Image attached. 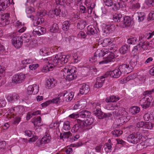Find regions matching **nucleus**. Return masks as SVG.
I'll return each mask as SVG.
<instances>
[{"mask_svg": "<svg viewBox=\"0 0 154 154\" xmlns=\"http://www.w3.org/2000/svg\"><path fill=\"white\" fill-rule=\"evenodd\" d=\"M48 62V65H44L41 69V71L43 72H47L52 71L53 67L57 65H60L58 55H56L55 57L51 58L50 60Z\"/></svg>", "mask_w": 154, "mask_h": 154, "instance_id": "f257e3e1", "label": "nucleus"}, {"mask_svg": "<svg viewBox=\"0 0 154 154\" xmlns=\"http://www.w3.org/2000/svg\"><path fill=\"white\" fill-rule=\"evenodd\" d=\"M122 22L126 27L131 26L134 24V22L130 17L128 16L125 17L123 18Z\"/></svg>", "mask_w": 154, "mask_h": 154, "instance_id": "dca6fc26", "label": "nucleus"}, {"mask_svg": "<svg viewBox=\"0 0 154 154\" xmlns=\"http://www.w3.org/2000/svg\"><path fill=\"white\" fill-rule=\"evenodd\" d=\"M101 104L99 103H95L93 104V107L94 109V113L97 116H100L102 112L98 107H100Z\"/></svg>", "mask_w": 154, "mask_h": 154, "instance_id": "f3484780", "label": "nucleus"}, {"mask_svg": "<svg viewBox=\"0 0 154 154\" xmlns=\"http://www.w3.org/2000/svg\"><path fill=\"white\" fill-rule=\"evenodd\" d=\"M79 116L81 117L85 118H88L91 117V113L87 110H83L79 113Z\"/></svg>", "mask_w": 154, "mask_h": 154, "instance_id": "b1692460", "label": "nucleus"}, {"mask_svg": "<svg viewBox=\"0 0 154 154\" xmlns=\"http://www.w3.org/2000/svg\"><path fill=\"white\" fill-rule=\"evenodd\" d=\"M51 137L49 134L45 135L41 140H38L36 143L37 146L39 147L43 146L45 144L48 143L51 141Z\"/></svg>", "mask_w": 154, "mask_h": 154, "instance_id": "423d86ee", "label": "nucleus"}, {"mask_svg": "<svg viewBox=\"0 0 154 154\" xmlns=\"http://www.w3.org/2000/svg\"><path fill=\"white\" fill-rule=\"evenodd\" d=\"M149 97V96H146L139 100V104L143 108L146 109L149 107L151 100Z\"/></svg>", "mask_w": 154, "mask_h": 154, "instance_id": "39448f33", "label": "nucleus"}, {"mask_svg": "<svg viewBox=\"0 0 154 154\" xmlns=\"http://www.w3.org/2000/svg\"><path fill=\"white\" fill-rule=\"evenodd\" d=\"M80 128L78 125L77 123H76L72 128L71 129V131L72 133L78 132Z\"/></svg>", "mask_w": 154, "mask_h": 154, "instance_id": "4d7b16f0", "label": "nucleus"}, {"mask_svg": "<svg viewBox=\"0 0 154 154\" xmlns=\"http://www.w3.org/2000/svg\"><path fill=\"white\" fill-rule=\"evenodd\" d=\"M121 3L117 2L114 4L112 9L115 11H117L119 9Z\"/></svg>", "mask_w": 154, "mask_h": 154, "instance_id": "5fc2aeb1", "label": "nucleus"}, {"mask_svg": "<svg viewBox=\"0 0 154 154\" xmlns=\"http://www.w3.org/2000/svg\"><path fill=\"white\" fill-rule=\"evenodd\" d=\"M108 77L106 73L104 76L97 77L96 79V83L94 85V87L97 88H99L102 86L103 83L105 80V78Z\"/></svg>", "mask_w": 154, "mask_h": 154, "instance_id": "9b49d317", "label": "nucleus"}, {"mask_svg": "<svg viewBox=\"0 0 154 154\" xmlns=\"http://www.w3.org/2000/svg\"><path fill=\"white\" fill-rule=\"evenodd\" d=\"M12 43L15 48H20L23 44V39L20 36H16L13 37L11 40Z\"/></svg>", "mask_w": 154, "mask_h": 154, "instance_id": "6e6552de", "label": "nucleus"}, {"mask_svg": "<svg viewBox=\"0 0 154 154\" xmlns=\"http://www.w3.org/2000/svg\"><path fill=\"white\" fill-rule=\"evenodd\" d=\"M25 77V75L21 73L19 74L14 75L12 77V81L13 83L15 84L21 83L24 80Z\"/></svg>", "mask_w": 154, "mask_h": 154, "instance_id": "1a4fd4ad", "label": "nucleus"}, {"mask_svg": "<svg viewBox=\"0 0 154 154\" xmlns=\"http://www.w3.org/2000/svg\"><path fill=\"white\" fill-rule=\"evenodd\" d=\"M46 14V11H45L38 12L37 15L39 16L40 17L43 18V17L45 16Z\"/></svg>", "mask_w": 154, "mask_h": 154, "instance_id": "69168bd1", "label": "nucleus"}, {"mask_svg": "<svg viewBox=\"0 0 154 154\" xmlns=\"http://www.w3.org/2000/svg\"><path fill=\"white\" fill-rule=\"evenodd\" d=\"M72 136V133L69 131L68 132H64L63 133H61L60 136V139H68L70 136Z\"/></svg>", "mask_w": 154, "mask_h": 154, "instance_id": "2f4dec72", "label": "nucleus"}, {"mask_svg": "<svg viewBox=\"0 0 154 154\" xmlns=\"http://www.w3.org/2000/svg\"><path fill=\"white\" fill-rule=\"evenodd\" d=\"M146 17L145 14L143 12H140L138 16V20L139 22L143 21Z\"/></svg>", "mask_w": 154, "mask_h": 154, "instance_id": "09e8293b", "label": "nucleus"}, {"mask_svg": "<svg viewBox=\"0 0 154 154\" xmlns=\"http://www.w3.org/2000/svg\"><path fill=\"white\" fill-rule=\"evenodd\" d=\"M121 74L122 73L119 68L115 69L112 71H107L106 72V74L108 76L110 75L111 77L116 78H119Z\"/></svg>", "mask_w": 154, "mask_h": 154, "instance_id": "ddd939ff", "label": "nucleus"}, {"mask_svg": "<svg viewBox=\"0 0 154 154\" xmlns=\"http://www.w3.org/2000/svg\"><path fill=\"white\" fill-rule=\"evenodd\" d=\"M94 122V119L93 118L91 117L88 118V119L85 121L87 129L91 128L92 127L91 125L93 124Z\"/></svg>", "mask_w": 154, "mask_h": 154, "instance_id": "bb28decb", "label": "nucleus"}, {"mask_svg": "<svg viewBox=\"0 0 154 154\" xmlns=\"http://www.w3.org/2000/svg\"><path fill=\"white\" fill-rule=\"evenodd\" d=\"M130 45H125L122 46L119 50L121 53L125 54L127 53L130 50Z\"/></svg>", "mask_w": 154, "mask_h": 154, "instance_id": "393cba45", "label": "nucleus"}, {"mask_svg": "<svg viewBox=\"0 0 154 154\" xmlns=\"http://www.w3.org/2000/svg\"><path fill=\"white\" fill-rule=\"evenodd\" d=\"M152 127L153 125L151 122H144L143 129H151L152 128Z\"/></svg>", "mask_w": 154, "mask_h": 154, "instance_id": "3c124183", "label": "nucleus"}, {"mask_svg": "<svg viewBox=\"0 0 154 154\" xmlns=\"http://www.w3.org/2000/svg\"><path fill=\"white\" fill-rule=\"evenodd\" d=\"M35 9L33 7H29L26 9V12L27 14H30L35 11Z\"/></svg>", "mask_w": 154, "mask_h": 154, "instance_id": "bf43d9fd", "label": "nucleus"}, {"mask_svg": "<svg viewBox=\"0 0 154 154\" xmlns=\"http://www.w3.org/2000/svg\"><path fill=\"white\" fill-rule=\"evenodd\" d=\"M119 99L118 97H116L114 95H112L107 97L105 100V101L107 103L116 102Z\"/></svg>", "mask_w": 154, "mask_h": 154, "instance_id": "a878e982", "label": "nucleus"}, {"mask_svg": "<svg viewBox=\"0 0 154 154\" xmlns=\"http://www.w3.org/2000/svg\"><path fill=\"white\" fill-rule=\"evenodd\" d=\"M137 39L136 37L131 38L127 40V42L129 44H135L137 43Z\"/></svg>", "mask_w": 154, "mask_h": 154, "instance_id": "49530a36", "label": "nucleus"}, {"mask_svg": "<svg viewBox=\"0 0 154 154\" xmlns=\"http://www.w3.org/2000/svg\"><path fill=\"white\" fill-rule=\"evenodd\" d=\"M105 5L108 7H110L113 5V0H104Z\"/></svg>", "mask_w": 154, "mask_h": 154, "instance_id": "864d4df0", "label": "nucleus"}, {"mask_svg": "<svg viewBox=\"0 0 154 154\" xmlns=\"http://www.w3.org/2000/svg\"><path fill=\"white\" fill-rule=\"evenodd\" d=\"M87 25L86 22L84 20L79 21L77 23V27L80 29H84Z\"/></svg>", "mask_w": 154, "mask_h": 154, "instance_id": "7c9ffc66", "label": "nucleus"}, {"mask_svg": "<svg viewBox=\"0 0 154 154\" xmlns=\"http://www.w3.org/2000/svg\"><path fill=\"white\" fill-rule=\"evenodd\" d=\"M40 55L42 56H47L50 54V52L46 50L45 48H42L40 49L39 51Z\"/></svg>", "mask_w": 154, "mask_h": 154, "instance_id": "c03bdc74", "label": "nucleus"}, {"mask_svg": "<svg viewBox=\"0 0 154 154\" xmlns=\"http://www.w3.org/2000/svg\"><path fill=\"white\" fill-rule=\"evenodd\" d=\"M119 106V104H110L107 106L106 108L108 110H113L116 108H118Z\"/></svg>", "mask_w": 154, "mask_h": 154, "instance_id": "79ce46f5", "label": "nucleus"}, {"mask_svg": "<svg viewBox=\"0 0 154 154\" xmlns=\"http://www.w3.org/2000/svg\"><path fill=\"white\" fill-rule=\"evenodd\" d=\"M134 134H135V137H136L138 141V142H140V140H141L143 137L142 134L139 132L134 133Z\"/></svg>", "mask_w": 154, "mask_h": 154, "instance_id": "6e6d98bb", "label": "nucleus"}, {"mask_svg": "<svg viewBox=\"0 0 154 154\" xmlns=\"http://www.w3.org/2000/svg\"><path fill=\"white\" fill-rule=\"evenodd\" d=\"M123 17H122V15L119 13H116L113 15L112 20L115 22H122Z\"/></svg>", "mask_w": 154, "mask_h": 154, "instance_id": "4be33fe9", "label": "nucleus"}, {"mask_svg": "<svg viewBox=\"0 0 154 154\" xmlns=\"http://www.w3.org/2000/svg\"><path fill=\"white\" fill-rule=\"evenodd\" d=\"M41 122V118L40 116H38L37 118L34 117L32 120V122L33 123L34 126L37 125L38 124L40 123Z\"/></svg>", "mask_w": 154, "mask_h": 154, "instance_id": "ea45409f", "label": "nucleus"}, {"mask_svg": "<svg viewBox=\"0 0 154 154\" xmlns=\"http://www.w3.org/2000/svg\"><path fill=\"white\" fill-rule=\"evenodd\" d=\"M39 91V87L37 85L34 84L29 86L27 88V94L29 95L32 94H37Z\"/></svg>", "mask_w": 154, "mask_h": 154, "instance_id": "f8f14e48", "label": "nucleus"}, {"mask_svg": "<svg viewBox=\"0 0 154 154\" xmlns=\"http://www.w3.org/2000/svg\"><path fill=\"white\" fill-rule=\"evenodd\" d=\"M113 41L110 38H105L103 40L101 43L103 47H105L112 43Z\"/></svg>", "mask_w": 154, "mask_h": 154, "instance_id": "473e14b6", "label": "nucleus"}, {"mask_svg": "<svg viewBox=\"0 0 154 154\" xmlns=\"http://www.w3.org/2000/svg\"><path fill=\"white\" fill-rule=\"evenodd\" d=\"M82 103L83 102L82 101L77 102L74 105V109H77L81 108H84L85 106L84 105V104H82Z\"/></svg>", "mask_w": 154, "mask_h": 154, "instance_id": "e433bc0d", "label": "nucleus"}, {"mask_svg": "<svg viewBox=\"0 0 154 154\" xmlns=\"http://www.w3.org/2000/svg\"><path fill=\"white\" fill-rule=\"evenodd\" d=\"M62 97L61 94L59 95L57 97L53 98L52 100H50V103H55L57 104H59L61 102H62L61 100Z\"/></svg>", "mask_w": 154, "mask_h": 154, "instance_id": "c756f323", "label": "nucleus"}, {"mask_svg": "<svg viewBox=\"0 0 154 154\" xmlns=\"http://www.w3.org/2000/svg\"><path fill=\"white\" fill-rule=\"evenodd\" d=\"M12 3L10 0H0V11L5 9Z\"/></svg>", "mask_w": 154, "mask_h": 154, "instance_id": "4468645a", "label": "nucleus"}, {"mask_svg": "<svg viewBox=\"0 0 154 154\" xmlns=\"http://www.w3.org/2000/svg\"><path fill=\"white\" fill-rule=\"evenodd\" d=\"M134 133L130 135L127 138L128 141L133 144H136L138 142V140L135 136Z\"/></svg>", "mask_w": 154, "mask_h": 154, "instance_id": "5701e85b", "label": "nucleus"}, {"mask_svg": "<svg viewBox=\"0 0 154 154\" xmlns=\"http://www.w3.org/2000/svg\"><path fill=\"white\" fill-rule=\"evenodd\" d=\"M148 20L149 21L154 20V11H151L149 14Z\"/></svg>", "mask_w": 154, "mask_h": 154, "instance_id": "e2e57ef3", "label": "nucleus"}, {"mask_svg": "<svg viewBox=\"0 0 154 154\" xmlns=\"http://www.w3.org/2000/svg\"><path fill=\"white\" fill-rule=\"evenodd\" d=\"M61 96L64 97V99L66 102H69L73 99L74 96L73 93L66 91L65 93H61Z\"/></svg>", "mask_w": 154, "mask_h": 154, "instance_id": "6ab92c4d", "label": "nucleus"}, {"mask_svg": "<svg viewBox=\"0 0 154 154\" xmlns=\"http://www.w3.org/2000/svg\"><path fill=\"white\" fill-rule=\"evenodd\" d=\"M140 108L137 106H134L130 109V111L132 115L138 113L140 111Z\"/></svg>", "mask_w": 154, "mask_h": 154, "instance_id": "4c0bfd02", "label": "nucleus"}, {"mask_svg": "<svg viewBox=\"0 0 154 154\" xmlns=\"http://www.w3.org/2000/svg\"><path fill=\"white\" fill-rule=\"evenodd\" d=\"M9 18L10 14L8 13L4 14L2 16L0 23L2 26H5L9 23Z\"/></svg>", "mask_w": 154, "mask_h": 154, "instance_id": "2eb2a0df", "label": "nucleus"}, {"mask_svg": "<svg viewBox=\"0 0 154 154\" xmlns=\"http://www.w3.org/2000/svg\"><path fill=\"white\" fill-rule=\"evenodd\" d=\"M90 90V88L88 85L86 84L83 85L80 88L79 92L78 93V95L86 94L89 92Z\"/></svg>", "mask_w": 154, "mask_h": 154, "instance_id": "a211bd4d", "label": "nucleus"}, {"mask_svg": "<svg viewBox=\"0 0 154 154\" xmlns=\"http://www.w3.org/2000/svg\"><path fill=\"white\" fill-rule=\"evenodd\" d=\"M71 22L67 20L63 22V24L62 29L64 31H67L70 25Z\"/></svg>", "mask_w": 154, "mask_h": 154, "instance_id": "f704fd0d", "label": "nucleus"}, {"mask_svg": "<svg viewBox=\"0 0 154 154\" xmlns=\"http://www.w3.org/2000/svg\"><path fill=\"white\" fill-rule=\"evenodd\" d=\"M144 124V122H140L137 123L136 127L138 128H142L143 129Z\"/></svg>", "mask_w": 154, "mask_h": 154, "instance_id": "0e129e2a", "label": "nucleus"}, {"mask_svg": "<svg viewBox=\"0 0 154 154\" xmlns=\"http://www.w3.org/2000/svg\"><path fill=\"white\" fill-rule=\"evenodd\" d=\"M35 30H37L42 32V33H45L46 32V29L43 27H42L41 26H38L35 29Z\"/></svg>", "mask_w": 154, "mask_h": 154, "instance_id": "13d9d810", "label": "nucleus"}, {"mask_svg": "<svg viewBox=\"0 0 154 154\" xmlns=\"http://www.w3.org/2000/svg\"><path fill=\"white\" fill-rule=\"evenodd\" d=\"M6 104V103L5 99H0V108L5 107Z\"/></svg>", "mask_w": 154, "mask_h": 154, "instance_id": "774afa93", "label": "nucleus"}, {"mask_svg": "<svg viewBox=\"0 0 154 154\" xmlns=\"http://www.w3.org/2000/svg\"><path fill=\"white\" fill-rule=\"evenodd\" d=\"M44 20L43 18L41 17H38L37 19H36L34 22L33 25L35 26H36L39 24H41L44 22Z\"/></svg>", "mask_w": 154, "mask_h": 154, "instance_id": "58836bf2", "label": "nucleus"}, {"mask_svg": "<svg viewBox=\"0 0 154 154\" xmlns=\"http://www.w3.org/2000/svg\"><path fill=\"white\" fill-rule=\"evenodd\" d=\"M30 2L31 4H32L35 8H38L40 7V2L37 0H27V2Z\"/></svg>", "mask_w": 154, "mask_h": 154, "instance_id": "c9c22d12", "label": "nucleus"}, {"mask_svg": "<svg viewBox=\"0 0 154 154\" xmlns=\"http://www.w3.org/2000/svg\"><path fill=\"white\" fill-rule=\"evenodd\" d=\"M105 27L110 33L112 32L115 29V26L113 24L106 25Z\"/></svg>", "mask_w": 154, "mask_h": 154, "instance_id": "de8ad7c7", "label": "nucleus"}, {"mask_svg": "<svg viewBox=\"0 0 154 154\" xmlns=\"http://www.w3.org/2000/svg\"><path fill=\"white\" fill-rule=\"evenodd\" d=\"M58 29L59 27L58 25L56 23H54L50 29V32L53 33H57L58 32Z\"/></svg>", "mask_w": 154, "mask_h": 154, "instance_id": "72a5a7b5", "label": "nucleus"}, {"mask_svg": "<svg viewBox=\"0 0 154 154\" xmlns=\"http://www.w3.org/2000/svg\"><path fill=\"white\" fill-rule=\"evenodd\" d=\"M107 52L108 54L105 55L106 57L103 58L104 60L100 62L99 63L100 64L106 63L113 61L114 60L115 55L112 52H110L108 50Z\"/></svg>", "mask_w": 154, "mask_h": 154, "instance_id": "0eeeda50", "label": "nucleus"}, {"mask_svg": "<svg viewBox=\"0 0 154 154\" xmlns=\"http://www.w3.org/2000/svg\"><path fill=\"white\" fill-rule=\"evenodd\" d=\"M63 129L66 131L69 130L70 129L69 122V121L65 122L63 124Z\"/></svg>", "mask_w": 154, "mask_h": 154, "instance_id": "603ef678", "label": "nucleus"}, {"mask_svg": "<svg viewBox=\"0 0 154 154\" xmlns=\"http://www.w3.org/2000/svg\"><path fill=\"white\" fill-rule=\"evenodd\" d=\"M137 74L134 73L129 75L126 78H124L122 80H121L120 82L121 83L124 84L131 80L135 79L137 76Z\"/></svg>", "mask_w": 154, "mask_h": 154, "instance_id": "412c9836", "label": "nucleus"}, {"mask_svg": "<svg viewBox=\"0 0 154 154\" xmlns=\"http://www.w3.org/2000/svg\"><path fill=\"white\" fill-rule=\"evenodd\" d=\"M64 72L66 70L67 73L66 76V79L67 81H70L74 80L76 78L77 75L75 73L77 72L75 68L73 67V68L71 69H67L66 68H65Z\"/></svg>", "mask_w": 154, "mask_h": 154, "instance_id": "20e7f679", "label": "nucleus"}, {"mask_svg": "<svg viewBox=\"0 0 154 154\" xmlns=\"http://www.w3.org/2000/svg\"><path fill=\"white\" fill-rule=\"evenodd\" d=\"M56 81L53 79H50L46 81V88L50 89L54 87Z\"/></svg>", "mask_w": 154, "mask_h": 154, "instance_id": "aec40b11", "label": "nucleus"}, {"mask_svg": "<svg viewBox=\"0 0 154 154\" xmlns=\"http://www.w3.org/2000/svg\"><path fill=\"white\" fill-rule=\"evenodd\" d=\"M33 61L30 59H27L22 61V63L23 64H30L32 63Z\"/></svg>", "mask_w": 154, "mask_h": 154, "instance_id": "052dcab7", "label": "nucleus"}, {"mask_svg": "<svg viewBox=\"0 0 154 154\" xmlns=\"http://www.w3.org/2000/svg\"><path fill=\"white\" fill-rule=\"evenodd\" d=\"M77 124L78 125L80 128L82 129L84 127H86L85 121L81 120L78 119H77Z\"/></svg>", "mask_w": 154, "mask_h": 154, "instance_id": "37998d69", "label": "nucleus"}, {"mask_svg": "<svg viewBox=\"0 0 154 154\" xmlns=\"http://www.w3.org/2000/svg\"><path fill=\"white\" fill-rule=\"evenodd\" d=\"M116 122H117V125L120 126L121 125H123L125 122V121L123 117H121L116 120Z\"/></svg>", "mask_w": 154, "mask_h": 154, "instance_id": "680f3d73", "label": "nucleus"}, {"mask_svg": "<svg viewBox=\"0 0 154 154\" xmlns=\"http://www.w3.org/2000/svg\"><path fill=\"white\" fill-rule=\"evenodd\" d=\"M139 44L134 47L132 50V52L133 53H135L139 51H143L147 49L148 47L149 44L147 42L144 41L141 38L139 39Z\"/></svg>", "mask_w": 154, "mask_h": 154, "instance_id": "7ed1b4c3", "label": "nucleus"}, {"mask_svg": "<svg viewBox=\"0 0 154 154\" xmlns=\"http://www.w3.org/2000/svg\"><path fill=\"white\" fill-rule=\"evenodd\" d=\"M122 109V108L120 107L119 106L118 108H116L115 110H113L112 112L113 114L116 116H120L121 115V112L120 110Z\"/></svg>", "mask_w": 154, "mask_h": 154, "instance_id": "a18cd8bd", "label": "nucleus"}, {"mask_svg": "<svg viewBox=\"0 0 154 154\" xmlns=\"http://www.w3.org/2000/svg\"><path fill=\"white\" fill-rule=\"evenodd\" d=\"M38 66L39 65L38 64H32L30 65L29 67L31 70H33L36 69Z\"/></svg>", "mask_w": 154, "mask_h": 154, "instance_id": "338daca9", "label": "nucleus"}, {"mask_svg": "<svg viewBox=\"0 0 154 154\" xmlns=\"http://www.w3.org/2000/svg\"><path fill=\"white\" fill-rule=\"evenodd\" d=\"M108 49L104 48L101 50H97L95 53L93 57L92 58V59L95 60V59H99L100 57H102L106 54H108Z\"/></svg>", "mask_w": 154, "mask_h": 154, "instance_id": "9d476101", "label": "nucleus"}, {"mask_svg": "<svg viewBox=\"0 0 154 154\" xmlns=\"http://www.w3.org/2000/svg\"><path fill=\"white\" fill-rule=\"evenodd\" d=\"M87 29L88 32L92 35H96L97 33V30L94 26L92 25L88 26L87 27Z\"/></svg>", "mask_w": 154, "mask_h": 154, "instance_id": "cd10ccee", "label": "nucleus"}, {"mask_svg": "<svg viewBox=\"0 0 154 154\" xmlns=\"http://www.w3.org/2000/svg\"><path fill=\"white\" fill-rule=\"evenodd\" d=\"M85 4L88 6V8L90 7L94 8L95 6V4L94 3H92L90 0H86Z\"/></svg>", "mask_w": 154, "mask_h": 154, "instance_id": "8fccbe9b", "label": "nucleus"}, {"mask_svg": "<svg viewBox=\"0 0 154 154\" xmlns=\"http://www.w3.org/2000/svg\"><path fill=\"white\" fill-rule=\"evenodd\" d=\"M135 63L131 60L129 64H123L119 67V69L122 74L128 73L132 72Z\"/></svg>", "mask_w": 154, "mask_h": 154, "instance_id": "f03ea898", "label": "nucleus"}, {"mask_svg": "<svg viewBox=\"0 0 154 154\" xmlns=\"http://www.w3.org/2000/svg\"><path fill=\"white\" fill-rule=\"evenodd\" d=\"M58 55L59 60V64H64L66 63L68 61V58L64 55Z\"/></svg>", "mask_w": 154, "mask_h": 154, "instance_id": "c85d7f7f", "label": "nucleus"}, {"mask_svg": "<svg viewBox=\"0 0 154 154\" xmlns=\"http://www.w3.org/2000/svg\"><path fill=\"white\" fill-rule=\"evenodd\" d=\"M113 136L117 137L121 135L123 133V131L115 129L111 132Z\"/></svg>", "mask_w": 154, "mask_h": 154, "instance_id": "a19ab883", "label": "nucleus"}]
</instances>
